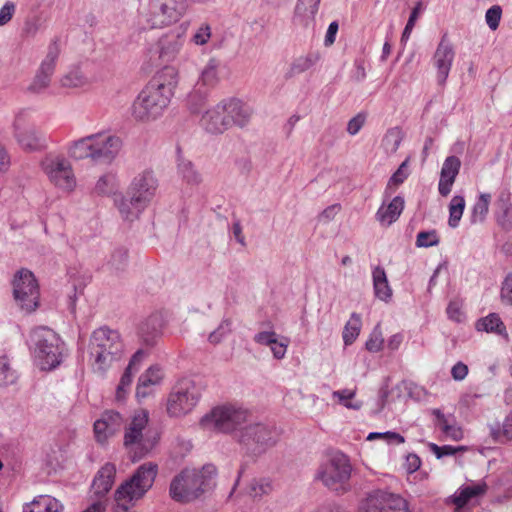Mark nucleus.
<instances>
[{"mask_svg":"<svg viewBox=\"0 0 512 512\" xmlns=\"http://www.w3.org/2000/svg\"><path fill=\"white\" fill-rule=\"evenodd\" d=\"M178 82L174 67L166 66L157 72L133 101V118L142 122L159 118L169 106Z\"/></svg>","mask_w":512,"mask_h":512,"instance_id":"f257e3e1","label":"nucleus"},{"mask_svg":"<svg viewBox=\"0 0 512 512\" xmlns=\"http://www.w3.org/2000/svg\"><path fill=\"white\" fill-rule=\"evenodd\" d=\"M149 413L136 411L125 427L124 447L133 462L146 457L158 444V431L148 425Z\"/></svg>","mask_w":512,"mask_h":512,"instance_id":"f03ea898","label":"nucleus"},{"mask_svg":"<svg viewBox=\"0 0 512 512\" xmlns=\"http://www.w3.org/2000/svg\"><path fill=\"white\" fill-rule=\"evenodd\" d=\"M124 345L118 331L103 326L93 331L88 345L90 362L95 371L103 374L120 359Z\"/></svg>","mask_w":512,"mask_h":512,"instance_id":"7ed1b4c3","label":"nucleus"},{"mask_svg":"<svg viewBox=\"0 0 512 512\" xmlns=\"http://www.w3.org/2000/svg\"><path fill=\"white\" fill-rule=\"evenodd\" d=\"M158 183L153 171L145 170L137 174L122 197L118 208L125 220L133 221L147 207L156 193Z\"/></svg>","mask_w":512,"mask_h":512,"instance_id":"20e7f679","label":"nucleus"},{"mask_svg":"<svg viewBox=\"0 0 512 512\" xmlns=\"http://www.w3.org/2000/svg\"><path fill=\"white\" fill-rule=\"evenodd\" d=\"M28 343L35 363L41 370H52L61 363L63 342L51 328L39 326L32 329Z\"/></svg>","mask_w":512,"mask_h":512,"instance_id":"39448f33","label":"nucleus"},{"mask_svg":"<svg viewBox=\"0 0 512 512\" xmlns=\"http://www.w3.org/2000/svg\"><path fill=\"white\" fill-rule=\"evenodd\" d=\"M352 464L347 455L340 451L331 453L317 469L315 479L337 495L351 490Z\"/></svg>","mask_w":512,"mask_h":512,"instance_id":"423d86ee","label":"nucleus"},{"mask_svg":"<svg viewBox=\"0 0 512 512\" xmlns=\"http://www.w3.org/2000/svg\"><path fill=\"white\" fill-rule=\"evenodd\" d=\"M216 473L213 465H206L200 471L185 470L170 484V496L177 502H190L210 488L212 476Z\"/></svg>","mask_w":512,"mask_h":512,"instance_id":"0eeeda50","label":"nucleus"},{"mask_svg":"<svg viewBox=\"0 0 512 512\" xmlns=\"http://www.w3.org/2000/svg\"><path fill=\"white\" fill-rule=\"evenodd\" d=\"M158 466L153 462L140 465L133 475L122 483L115 492L117 508L128 511L134 501L142 498L153 486Z\"/></svg>","mask_w":512,"mask_h":512,"instance_id":"6e6552de","label":"nucleus"},{"mask_svg":"<svg viewBox=\"0 0 512 512\" xmlns=\"http://www.w3.org/2000/svg\"><path fill=\"white\" fill-rule=\"evenodd\" d=\"M278 438L276 429L262 422H248L235 435L244 455L254 460L274 447Z\"/></svg>","mask_w":512,"mask_h":512,"instance_id":"1a4fd4ad","label":"nucleus"},{"mask_svg":"<svg viewBox=\"0 0 512 512\" xmlns=\"http://www.w3.org/2000/svg\"><path fill=\"white\" fill-rule=\"evenodd\" d=\"M251 414L241 406L234 404H224L214 407L209 413L204 415L200 425L209 431H216L234 436L245 425L248 424Z\"/></svg>","mask_w":512,"mask_h":512,"instance_id":"9d476101","label":"nucleus"},{"mask_svg":"<svg viewBox=\"0 0 512 512\" xmlns=\"http://www.w3.org/2000/svg\"><path fill=\"white\" fill-rule=\"evenodd\" d=\"M12 287L17 307L25 314L35 312L40 305V289L34 274L22 268L14 275Z\"/></svg>","mask_w":512,"mask_h":512,"instance_id":"9b49d317","label":"nucleus"},{"mask_svg":"<svg viewBox=\"0 0 512 512\" xmlns=\"http://www.w3.org/2000/svg\"><path fill=\"white\" fill-rule=\"evenodd\" d=\"M188 7V0H151L146 21L151 28H162L178 22Z\"/></svg>","mask_w":512,"mask_h":512,"instance_id":"f8f14e48","label":"nucleus"},{"mask_svg":"<svg viewBox=\"0 0 512 512\" xmlns=\"http://www.w3.org/2000/svg\"><path fill=\"white\" fill-rule=\"evenodd\" d=\"M201 397V388L192 380L180 381L169 394L167 413L171 417H181L191 412Z\"/></svg>","mask_w":512,"mask_h":512,"instance_id":"ddd939ff","label":"nucleus"},{"mask_svg":"<svg viewBox=\"0 0 512 512\" xmlns=\"http://www.w3.org/2000/svg\"><path fill=\"white\" fill-rule=\"evenodd\" d=\"M61 48L58 38H54L47 47V53L41 61L36 74L27 90L32 94H42L50 86L51 78L55 72L56 62L60 56Z\"/></svg>","mask_w":512,"mask_h":512,"instance_id":"4468645a","label":"nucleus"},{"mask_svg":"<svg viewBox=\"0 0 512 512\" xmlns=\"http://www.w3.org/2000/svg\"><path fill=\"white\" fill-rule=\"evenodd\" d=\"M42 168L56 187L68 192L76 187L72 166L65 158L47 157L42 161Z\"/></svg>","mask_w":512,"mask_h":512,"instance_id":"2eb2a0df","label":"nucleus"},{"mask_svg":"<svg viewBox=\"0 0 512 512\" xmlns=\"http://www.w3.org/2000/svg\"><path fill=\"white\" fill-rule=\"evenodd\" d=\"M364 512H407L408 502L398 494L375 490L368 494Z\"/></svg>","mask_w":512,"mask_h":512,"instance_id":"dca6fc26","label":"nucleus"},{"mask_svg":"<svg viewBox=\"0 0 512 512\" xmlns=\"http://www.w3.org/2000/svg\"><path fill=\"white\" fill-rule=\"evenodd\" d=\"M93 137V162L110 164L118 155L122 141L107 133H95Z\"/></svg>","mask_w":512,"mask_h":512,"instance_id":"f3484780","label":"nucleus"},{"mask_svg":"<svg viewBox=\"0 0 512 512\" xmlns=\"http://www.w3.org/2000/svg\"><path fill=\"white\" fill-rule=\"evenodd\" d=\"M455 57L453 45L444 34L433 55V64L437 70L436 78L439 85H444L451 70Z\"/></svg>","mask_w":512,"mask_h":512,"instance_id":"a211bd4d","label":"nucleus"},{"mask_svg":"<svg viewBox=\"0 0 512 512\" xmlns=\"http://www.w3.org/2000/svg\"><path fill=\"white\" fill-rule=\"evenodd\" d=\"M123 418L120 413L108 410L101 418L94 423V433L96 440L104 443L109 437L118 432L122 426Z\"/></svg>","mask_w":512,"mask_h":512,"instance_id":"6ab92c4d","label":"nucleus"},{"mask_svg":"<svg viewBox=\"0 0 512 512\" xmlns=\"http://www.w3.org/2000/svg\"><path fill=\"white\" fill-rule=\"evenodd\" d=\"M229 121L230 120L226 118L225 106L221 101L215 107L205 111L200 124L211 134H221L229 129Z\"/></svg>","mask_w":512,"mask_h":512,"instance_id":"aec40b11","label":"nucleus"},{"mask_svg":"<svg viewBox=\"0 0 512 512\" xmlns=\"http://www.w3.org/2000/svg\"><path fill=\"white\" fill-rule=\"evenodd\" d=\"M321 0H297L293 22L305 29H313Z\"/></svg>","mask_w":512,"mask_h":512,"instance_id":"412c9836","label":"nucleus"},{"mask_svg":"<svg viewBox=\"0 0 512 512\" xmlns=\"http://www.w3.org/2000/svg\"><path fill=\"white\" fill-rule=\"evenodd\" d=\"M225 106L226 118L229 121V128L234 124L239 127H244L250 121L252 110L251 108L239 99L230 98L223 100Z\"/></svg>","mask_w":512,"mask_h":512,"instance_id":"4be33fe9","label":"nucleus"},{"mask_svg":"<svg viewBox=\"0 0 512 512\" xmlns=\"http://www.w3.org/2000/svg\"><path fill=\"white\" fill-rule=\"evenodd\" d=\"M184 44L183 34L179 31H170L163 35L159 41V58L163 62L173 61Z\"/></svg>","mask_w":512,"mask_h":512,"instance_id":"5701e85b","label":"nucleus"},{"mask_svg":"<svg viewBox=\"0 0 512 512\" xmlns=\"http://www.w3.org/2000/svg\"><path fill=\"white\" fill-rule=\"evenodd\" d=\"M494 207L497 223L503 229L510 230L512 228V202L509 189L503 188L499 191Z\"/></svg>","mask_w":512,"mask_h":512,"instance_id":"b1692460","label":"nucleus"},{"mask_svg":"<svg viewBox=\"0 0 512 512\" xmlns=\"http://www.w3.org/2000/svg\"><path fill=\"white\" fill-rule=\"evenodd\" d=\"M461 161L456 156H449L445 159L440 173L438 184L439 193L447 196L451 192L452 185L459 173Z\"/></svg>","mask_w":512,"mask_h":512,"instance_id":"393cba45","label":"nucleus"},{"mask_svg":"<svg viewBox=\"0 0 512 512\" xmlns=\"http://www.w3.org/2000/svg\"><path fill=\"white\" fill-rule=\"evenodd\" d=\"M254 341L259 345L270 347L276 359H283L285 357L289 345L288 338L279 337L274 331L259 332L254 336Z\"/></svg>","mask_w":512,"mask_h":512,"instance_id":"a878e982","label":"nucleus"},{"mask_svg":"<svg viewBox=\"0 0 512 512\" xmlns=\"http://www.w3.org/2000/svg\"><path fill=\"white\" fill-rule=\"evenodd\" d=\"M163 318L159 314L150 315L140 326L139 336L146 346H154L162 335Z\"/></svg>","mask_w":512,"mask_h":512,"instance_id":"bb28decb","label":"nucleus"},{"mask_svg":"<svg viewBox=\"0 0 512 512\" xmlns=\"http://www.w3.org/2000/svg\"><path fill=\"white\" fill-rule=\"evenodd\" d=\"M116 475V467L112 463H106L97 472L92 483V489L98 497L105 496L113 486Z\"/></svg>","mask_w":512,"mask_h":512,"instance_id":"cd10ccee","label":"nucleus"},{"mask_svg":"<svg viewBox=\"0 0 512 512\" xmlns=\"http://www.w3.org/2000/svg\"><path fill=\"white\" fill-rule=\"evenodd\" d=\"M163 378V372L158 366H151L138 379L136 396L145 398L152 393V387L159 385Z\"/></svg>","mask_w":512,"mask_h":512,"instance_id":"c85d7f7f","label":"nucleus"},{"mask_svg":"<svg viewBox=\"0 0 512 512\" xmlns=\"http://www.w3.org/2000/svg\"><path fill=\"white\" fill-rule=\"evenodd\" d=\"M403 209L404 199L396 196L387 205L383 202L376 213V219L381 225L389 226L399 218Z\"/></svg>","mask_w":512,"mask_h":512,"instance_id":"c756f323","label":"nucleus"},{"mask_svg":"<svg viewBox=\"0 0 512 512\" xmlns=\"http://www.w3.org/2000/svg\"><path fill=\"white\" fill-rule=\"evenodd\" d=\"M221 62L216 58H210L200 70L196 86L209 90L215 87L220 80Z\"/></svg>","mask_w":512,"mask_h":512,"instance_id":"7c9ffc66","label":"nucleus"},{"mask_svg":"<svg viewBox=\"0 0 512 512\" xmlns=\"http://www.w3.org/2000/svg\"><path fill=\"white\" fill-rule=\"evenodd\" d=\"M63 505L54 497L39 495L23 507V512H61Z\"/></svg>","mask_w":512,"mask_h":512,"instance_id":"2f4dec72","label":"nucleus"},{"mask_svg":"<svg viewBox=\"0 0 512 512\" xmlns=\"http://www.w3.org/2000/svg\"><path fill=\"white\" fill-rule=\"evenodd\" d=\"M68 155L76 160L90 159L93 161L92 134L73 141L68 147Z\"/></svg>","mask_w":512,"mask_h":512,"instance_id":"473e14b6","label":"nucleus"},{"mask_svg":"<svg viewBox=\"0 0 512 512\" xmlns=\"http://www.w3.org/2000/svg\"><path fill=\"white\" fill-rule=\"evenodd\" d=\"M372 276L375 296L384 302H388L392 297V289L389 286L384 268L377 266L374 268Z\"/></svg>","mask_w":512,"mask_h":512,"instance_id":"72a5a7b5","label":"nucleus"},{"mask_svg":"<svg viewBox=\"0 0 512 512\" xmlns=\"http://www.w3.org/2000/svg\"><path fill=\"white\" fill-rule=\"evenodd\" d=\"M15 137L19 145L24 150L36 151L43 149L46 146L45 138L39 135L34 128L18 133Z\"/></svg>","mask_w":512,"mask_h":512,"instance_id":"f704fd0d","label":"nucleus"},{"mask_svg":"<svg viewBox=\"0 0 512 512\" xmlns=\"http://www.w3.org/2000/svg\"><path fill=\"white\" fill-rule=\"evenodd\" d=\"M476 329L478 331H485L488 333H495L500 336L508 338L506 326L496 313H491L488 316L479 319L476 322Z\"/></svg>","mask_w":512,"mask_h":512,"instance_id":"c9c22d12","label":"nucleus"},{"mask_svg":"<svg viewBox=\"0 0 512 512\" xmlns=\"http://www.w3.org/2000/svg\"><path fill=\"white\" fill-rule=\"evenodd\" d=\"M318 60H319L318 53H308L307 55L300 56V57L296 58L292 62L291 66L286 74V77L292 78L295 75L301 74V73L309 70L318 62Z\"/></svg>","mask_w":512,"mask_h":512,"instance_id":"e433bc0d","label":"nucleus"},{"mask_svg":"<svg viewBox=\"0 0 512 512\" xmlns=\"http://www.w3.org/2000/svg\"><path fill=\"white\" fill-rule=\"evenodd\" d=\"M491 195L489 193H481L472 207L470 221L472 224L483 223L489 211Z\"/></svg>","mask_w":512,"mask_h":512,"instance_id":"4c0bfd02","label":"nucleus"},{"mask_svg":"<svg viewBox=\"0 0 512 512\" xmlns=\"http://www.w3.org/2000/svg\"><path fill=\"white\" fill-rule=\"evenodd\" d=\"M208 90L199 86H194L187 97V107L192 114H199L206 105Z\"/></svg>","mask_w":512,"mask_h":512,"instance_id":"58836bf2","label":"nucleus"},{"mask_svg":"<svg viewBox=\"0 0 512 512\" xmlns=\"http://www.w3.org/2000/svg\"><path fill=\"white\" fill-rule=\"evenodd\" d=\"M273 491L272 481L268 478L252 479L247 486V494L253 499H260Z\"/></svg>","mask_w":512,"mask_h":512,"instance_id":"ea45409f","label":"nucleus"},{"mask_svg":"<svg viewBox=\"0 0 512 512\" xmlns=\"http://www.w3.org/2000/svg\"><path fill=\"white\" fill-rule=\"evenodd\" d=\"M490 434L496 441L512 440V410L506 416L503 424L495 423L490 425Z\"/></svg>","mask_w":512,"mask_h":512,"instance_id":"a19ab883","label":"nucleus"},{"mask_svg":"<svg viewBox=\"0 0 512 512\" xmlns=\"http://www.w3.org/2000/svg\"><path fill=\"white\" fill-rule=\"evenodd\" d=\"M128 250L123 247L116 248L107 261V268L111 272H120L125 270L128 265Z\"/></svg>","mask_w":512,"mask_h":512,"instance_id":"79ce46f5","label":"nucleus"},{"mask_svg":"<svg viewBox=\"0 0 512 512\" xmlns=\"http://www.w3.org/2000/svg\"><path fill=\"white\" fill-rule=\"evenodd\" d=\"M361 329V318L357 313H352L343 330V341L346 346L351 345L358 337Z\"/></svg>","mask_w":512,"mask_h":512,"instance_id":"37998d69","label":"nucleus"},{"mask_svg":"<svg viewBox=\"0 0 512 512\" xmlns=\"http://www.w3.org/2000/svg\"><path fill=\"white\" fill-rule=\"evenodd\" d=\"M465 208V199L463 196L455 195L449 205V226L456 228L459 225L460 219L463 215Z\"/></svg>","mask_w":512,"mask_h":512,"instance_id":"c03bdc74","label":"nucleus"},{"mask_svg":"<svg viewBox=\"0 0 512 512\" xmlns=\"http://www.w3.org/2000/svg\"><path fill=\"white\" fill-rule=\"evenodd\" d=\"M408 167V161L405 160L402 162V164L398 167V169L393 173V175L390 177L387 187L385 189V196L388 198L391 196V194L394 192L395 188L402 184L405 179L408 177L409 173L407 171Z\"/></svg>","mask_w":512,"mask_h":512,"instance_id":"a18cd8bd","label":"nucleus"},{"mask_svg":"<svg viewBox=\"0 0 512 512\" xmlns=\"http://www.w3.org/2000/svg\"><path fill=\"white\" fill-rule=\"evenodd\" d=\"M117 189V179L112 173L102 175L96 185L95 192L99 195H109Z\"/></svg>","mask_w":512,"mask_h":512,"instance_id":"49530a36","label":"nucleus"},{"mask_svg":"<svg viewBox=\"0 0 512 512\" xmlns=\"http://www.w3.org/2000/svg\"><path fill=\"white\" fill-rule=\"evenodd\" d=\"M178 171L188 184L197 185L202 181L200 174L194 169L193 164L188 160L179 161Z\"/></svg>","mask_w":512,"mask_h":512,"instance_id":"de8ad7c7","label":"nucleus"},{"mask_svg":"<svg viewBox=\"0 0 512 512\" xmlns=\"http://www.w3.org/2000/svg\"><path fill=\"white\" fill-rule=\"evenodd\" d=\"M402 139V130L399 127H393L386 132L383 138V144L388 151L394 153L399 148Z\"/></svg>","mask_w":512,"mask_h":512,"instance_id":"09e8293b","label":"nucleus"},{"mask_svg":"<svg viewBox=\"0 0 512 512\" xmlns=\"http://www.w3.org/2000/svg\"><path fill=\"white\" fill-rule=\"evenodd\" d=\"M17 373L10 366L6 357H0V386H7L15 383Z\"/></svg>","mask_w":512,"mask_h":512,"instance_id":"8fccbe9b","label":"nucleus"},{"mask_svg":"<svg viewBox=\"0 0 512 512\" xmlns=\"http://www.w3.org/2000/svg\"><path fill=\"white\" fill-rule=\"evenodd\" d=\"M384 344L383 334L380 327V324H377L372 330L368 340L366 341V349L369 352L377 353L379 352Z\"/></svg>","mask_w":512,"mask_h":512,"instance_id":"3c124183","label":"nucleus"},{"mask_svg":"<svg viewBox=\"0 0 512 512\" xmlns=\"http://www.w3.org/2000/svg\"><path fill=\"white\" fill-rule=\"evenodd\" d=\"M428 447L430 451L436 456L437 459H441L445 456H453L460 451H466L467 448L465 446L454 447L451 445H443L439 446L435 443H429Z\"/></svg>","mask_w":512,"mask_h":512,"instance_id":"603ef678","label":"nucleus"},{"mask_svg":"<svg viewBox=\"0 0 512 512\" xmlns=\"http://www.w3.org/2000/svg\"><path fill=\"white\" fill-rule=\"evenodd\" d=\"M355 394H356L355 390L343 389V390H339V391H334L332 393V396L334 398H337L339 400V402L346 408L358 410L361 408V403H358V402L352 403L350 401L352 398H354Z\"/></svg>","mask_w":512,"mask_h":512,"instance_id":"864d4df0","label":"nucleus"},{"mask_svg":"<svg viewBox=\"0 0 512 512\" xmlns=\"http://www.w3.org/2000/svg\"><path fill=\"white\" fill-rule=\"evenodd\" d=\"M232 322L230 319H224L221 321L217 329L209 335V342L212 344H218L221 340L231 332Z\"/></svg>","mask_w":512,"mask_h":512,"instance_id":"5fc2aeb1","label":"nucleus"},{"mask_svg":"<svg viewBox=\"0 0 512 512\" xmlns=\"http://www.w3.org/2000/svg\"><path fill=\"white\" fill-rule=\"evenodd\" d=\"M439 244V237L435 230L421 231L417 235L416 246L417 247H431Z\"/></svg>","mask_w":512,"mask_h":512,"instance_id":"6e6d98bb","label":"nucleus"},{"mask_svg":"<svg viewBox=\"0 0 512 512\" xmlns=\"http://www.w3.org/2000/svg\"><path fill=\"white\" fill-rule=\"evenodd\" d=\"M421 8H422V3L418 2L416 4V6L412 9L409 19L407 21V24L402 33L401 42H406L409 39L411 32L415 26L416 21H417V18L421 12Z\"/></svg>","mask_w":512,"mask_h":512,"instance_id":"4d7b16f0","label":"nucleus"},{"mask_svg":"<svg viewBox=\"0 0 512 512\" xmlns=\"http://www.w3.org/2000/svg\"><path fill=\"white\" fill-rule=\"evenodd\" d=\"M85 80L83 75L77 71H70L61 78V85L67 88H76L84 84Z\"/></svg>","mask_w":512,"mask_h":512,"instance_id":"13d9d810","label":"nucleus"},{"mask_svg":"<svg viewBox=\"0 0 512 512\" xmlns=\"http://www.w3.org/2000/svg\"><path fill=\"white\" fill-rule=\"evenodd\" d=\"M29 118L30 114L26 110H21L16 114L13 122L14 135H18V133L31 128L29 127Z\"/></svg>","mask_w":512,"mask_h":512,"instance_id":"bf43d9fd","label":"nucleus"},{"mask_svg":"<svg viewBox=\"0 0 512 512\" xmlns=\"http://www.w3.org/2000/svg\"><path fill=\"white\" fill-rule=\"evenodd\" d=\"M502 15V9L498 5H494L486 11L485 20L491 30H496L499 26Z\"/></svg>","mask_w":512,"mask_h":512,"instance_id":"052dcab7","label":"nucleus"},{"mask_svg":"<svg viewBox=\"0 0 512 512\" xmlns=\"http://www.w3.org/2000/svg\"><path fill=\"white\" fill-rule=\"evenodd\" d=\"M134 373L136 372L133 369H131V367H126L117 386L116 395L118 399H121L125 394L126 390L130 387Z\"/></svg>","mask_w":512,"mask_h":512,"instance_id":"680f3d73","label":"nucleus"},{"mask_svg":"<svg viewBox=\"0 0 512 512\" xmlns=\"http://www.w3.org/2000/svg\"><path fill=\"white\" fill-rule=\"evenodd\" d=\"M443 436L453 441H460L463 438L462 428L457 424L454 418L449 425L445 426L442 432Z\"/></svg>","mask_w":512,"mask_h":512,"instance_id":"e2e57ef3","label":"nucleus"},{"mask_svg":"<svg viewBox=\"0 0 512 512\" xmlns=\"http://www.w3.org/2000/svg\"><path fill=\"white\" fill-rule=\"evenodd\" d=\"M500 297L504 304L509 306L512 305V273L508 274L504 279Z\"/></svg>","mask_w":512,"mask_h":512,"instance_id":"0e129e2a","label":"nucleus"},{"mask_svg":"<svg viewBox=\"0 0 512 512\" xmlns=\"http://www.w3.org/2000/svg\"><path fill=\"white\" fill-rule=\"evenodd\" d=\"M431 414L435 417L434 425L440 429L441 432L445 429L446 425H449L455 418L452 414L445 415L440 409L434 408L431 410Z\"/></svg>","mask_w":512,"mask_h":512,"instance_id":"69168bd1","label":"nucleus"},{"mask_svg":"<svg viewBox=\"0 0 512 512\" xmlns=\"http://www.w3.org/2000/svg\"><path fill=\"white\" fill-rule=\"evenodd\" d=\"M365 121L366 115L363 113H358L356 116L349 120L347 124V132L352 136L356 135L365 124Z\"/></svg>","mask_w":512,"mask_h":512,"instance_id":"338daca9","label":"nucleus"},{"mask_svg":"<svg viewBox=\"0 0 512 512\" xmlns=\"http://www.w3.org/2000/svg\"><path fill=\"white\" fill-rule=\"evenodd\" d=\"M15 12V4L13 2H6L0 9V26L7 24L13 17Z\"/></svg>","mask_w":512,"mask_h":512,"instance_id":"774afa93","label":"nucleus"}]
</instances>
